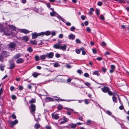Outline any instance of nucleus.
I'll return each mask as SVG.
<instances>
[{
    "label": "nucleus",
    "mask_w": 129,
    "mask_h": 129,
    "mask_svg": "<svg viewBox=\"0 0 129 129\" xmlns=\"http://www.w3.org/2000/svg\"><path fill=\"white\" fill-rule=\"evenodd\" d=\"M101 90L103 92L105 93H107L110 95H112V92L110 91L109 87L107 86H104L103 88H101Z\"/></svg>",
    "instance_id": "nucleus-1"
},
{
    "label": "nucleus",
    "mask_w": 129,
    "mask_h": 129,
    "mask_svg": "<svg viewBox=\"0 0 129 129\" xmlns=\"http://www.w3.org/2000/svg\"><path fill=\"white\" fill-rule=\"evenodd\" d=\"M29 109L30 113L33 114V116L35 117L34 114L36 111V106L34 104H30Z\"/></svg>",
    "instance_id": "nucleus-2"
},
{
    "label": "nucleus",
    "mask_w": 129,
    "mask_h": 129,
    "mask_svg": "<svg viewBox=\"0 0 129 129\" xmlns=\"http://www.w3.org/2000/svg\"><path fill=\"white\" fill-rule=\"evenodd\" d=\"M16 44L14 42H11L8 45V47L9 50L12 51L14 50L15 49Z\"/></svg>",
    "instance_id": "nucleus-3"
},
{
    "label": "nucleus",
    "mask_w": 129,
    "mask_h": 129,
    "mask_svg": "<svg viewBox=\"0 0 129 129\" xmlns=\"http://www.w3.org/2000/svg\"><path fill=\"white\" fill-rule=\"evenodd\" d=\"M12 60H10L9 61V63L10 64V67L8 68H7L9 69H13L15 67V63L13 62Z\"/></svg>",
    "instance_id": "nucleus-4"
},
{
    "label": "nucleus",
    "mask_w": 129,
    "mask_h": 129,
    "mask_svg": "<svg viewBox=\"0 0 129 129\" xmlns=\"http://www.w3.org/2000/svg\"><path fill=\"white\" fill-rule=\"evenodd\" d=\"M3 32V35H5L6 36H9L10 35V33H9V30L8 28H5Z\"/></svg>",
    "instance_id": "nucleus-5"
},
{
    "label": "nucleus",
    "mask_w": 129,
    "mask_h": 129,
    "mask_svg": "<svg viewBox=\"0 0 129 129\" xmlns=\"http://www.w3.org/2000/svg\"><path fill=\"white\" fill-rule=\"evenodd\" d=\"M9 122L10 124V126L12 127L14 125L18 123V121L16 119L14 121H9Z\"/></svg>",
    "instance_id": "nucleus-6"
},
{
    "label": "nucleus",
    "mask_w": 129,
    "mask_h": 129,
    "mask_svg": "<svg viewBox=\"0 0 129 129\" xmlns=\"http://www.w3.org/2000/svg\"><path fill=\"white\" fill-rule=\"evenodd\" d=\"M59 115L58 114H55L54 113L51 114V116L52 118L56 120H57L59 118Z\"/></svg>",
    "instance_id": "nucleus-7"
},
{
    "label": "nucleus",
    "mask_w": 129,
    "mask_h": 129,
    "mask_svg": "<svg viewBox=\"0 0 129 129\" xmlns=\"http://www.w3.org/2000/svg\"><path fill=\"white\" fill-rule=\"evenodd\" d=\"M41 36V33L38 34L36 33H34L32 34V39H35L38 36Z\"/></svg>",
    "instance_id": "nucleus-8"
},
{
    "label": "nucleus",
    "mask_w": 129,
    "mask_h": 129,
    "mask_svg": "<svg viewBox=\"0 0 129 129\" xmlns=\"http://www.w3.org/2000/svg\"><path fill=\"white\" fill-rule=\"evenodd\" d=\"M1 54L4 58H5L9 55L8 52L6 51L2 52Z\"/></svg>",
    "instance_id": "nucleus-9"
},
{
    "label": "nucleus",
    "mask_w": 129,
    "mask_h": 129,
    "mask_svg": "<svg viewBox=\"0 0 129 129\" xmlns=\"http://www.w3.org/2000/svg\"><path fill=\"white\" fill-rule=\"evenodd\" d=\"M41 36H43L44 35L46 36H48L51 34V32L49 31H47L45 32H44L41 33Z\"/></svg>",
    "instance_id": "nucleus-10"
},
{
    "label": "nucleus",
    "mask_w": 129,
    "mask_h": 129,
    "mask_svg": "<svg viewBox=\"0 0 129 129\" xmlns=\"http://www.w3.org/2000/svg\"><path fill=\"white\" fill-rule=\"evenodd\" d=\"M46 55L47 57L48 58H52L53 57L54 53L53 52H50L49 53H47Z\"/></svg>",
    "instance_id": "nucleus-11"
},
{
    "label": "nucleus",
    "mask_w": 129,
    "mask_h": 129,
    "mask_svg": "<svg viewBox=\"0 0 129 129\" xmlns=\"http://www.w3.org/2000/svg\"><path fill=\"white\" fill-rule=\"evenodd\" d=\"M67 46L66 44H64L63 45H60L59 49L63 51H66Z\"/></svg>",
    "instance_id": "nucleus-12"
},
{
    "label": "nucleus",
    "mask_w": 129,
    "mask_h": 129,
    "mask_svg": "<svg viewBox=\"0 0 129 129\" xmlns=\"http://www.w3.org/2000/svg\"><path fill=\"white\" fill-rule=\"evenodd\" d=\"M45 100L46 102H49L54 101L53 99L50 97H46L45 99Z\"/></svg>",
    "instance_id": "nucleus-13"
},
{
    "label": "nucleus",
    "mask_w": 129,
    "mask_h": 129,
    "mask_svg": "<svg viewBox=\"0 0 129 129\" xmlns=\"http://www.w3.org/2000/svg\"><path fill=\"white\" fill-rule=\"evenodd\" d=\"M53 97L56 98L55 100L57 102L63 101L65 100H63V99H60L59 97H57V96H53Z\"/></svg>",
    "instance_id": "nucleus-14"
},
{
    "label": "nucleus",
    "mask_w": 129,
    "mask_h": 129,
    "mask_svg": "<svg viewBox=\"0 0 129 129\" xmlns=\"http://www.w3.org/2000/svg\"><path fill=\"white\" fill-rule=\"evenodd\" d=\"M68 38L70 40H73L75 37V36L73 34H71L68 37Z\"/></svg>",
    "instance_id": "nucleus-15"
},
{
    "label": "nucleus",
    "mask_w": 129,
    "mask_h": 129,
    "mask_svg": "<svg viewBox=\"0 0 129 129\" xmlns=\"http://www.w3.org/2000/svg\"><path fill=\"white\" fill-rule=\"evenodd\" d=\"M20 32L21 33H24L25 34H27L29 33V31L28 30L25 29H21Z\"/></svg>",
    "instance_id": "nucleus-16"
},
{
    "label": "nucleus",
    "mask_w": 129,
    "mask_h": 129,
    "mask_svg": "<svg viewBox=\"0 0 129 129\" xmlns=\"http://www.w3.org/2000/svg\"><path fill=\"white\" fill-rule=\"evenodd\" d=\"M23 61L24 60L22 58H19L16 60V62L17 63L20 64L22 63Z\"/></svg>",
    "instance_id": "nucleus-17"
},
{
    "label": "nucleus",
    "mask_w": 129,
    "mask_h": 129,
    "mask_svg": "<svg viewBox=\"0 0 129 129\" xmlns=\"http://www.w3.org/2000/svg\"><path fill=\"white\" fill-rule=\"evenodd\" d=\"M30 43L31 44L34 45H36L37 44V42L36 40L33 41L31 40H30Z\"/></svg>",
    "instance_id": "nucleus-18"
},
{
    "label": "nucleus",
    "mask_w": 129,
    "mask_h": 129,
    "mask_svg": "<svg viewBox=\"0 0 129 129\" xmlns=\"http://www.w3.org/2000/svg\"><path fill=\"white\" fill-rule=\"evenodd\" d=\"M32 85H35V87L36 88V86L34 84L31 83L30 84L28 85L27 86V88L28 89H31L33 87L32 86Z\"/></svg>",
    "instance_id": "nucleus-19"
},
{
    "label": "nucleus",
    "mask_w": 129,
    "mask_h": 129,
    "mask_svg": "<svg viewBox=\"0 0 129 129\" xmlns=\"http://www.w3.org/2000/svg\"><path fill=\"white\" fill-rule=\"evenodd\" d=\"M40 74L38 73L34 72L32 74V76H33L34 78H37L38 76L40 75Z\"/></svg>",
    "instance_id": "nucleus-20"
},
{
    "label": "nucleus",
    "mask_w": 129,
    "mask_h": 129,
    "mask_svg": "<svg viewBox=\"0 0 129 129\" xmlns=\"http://www.w3.org/2000/svg\"><path fill=\"white\" fill-rule=\"evenodd\" d=\"M70 125L72 128L75 129L77 126V124L72 123L70 124Z\"/></svg>",
    "instance_id": "nucleus-21"
},
{
    "label": "nucleus",
    "mask_w": 129,
    "mask_h": 129,
    "mask_svg": "<svg viewBox=\"0 0 129 129\" xmlns=\"http://www.w3.org/2000/svg\"><path fill=\"white\" fill-rule=\"evenodd\" d=\"M22 39L23 40L25 41V42H27L29 40V38L27 36H24L22 37Z\"/></svg>",
    "instance_id": "nucleus-22"
},
{
    "label": "nucleus",
    "mask_w": 129,
    "mask_h": 129,
    "mask_svg": "<svg viewBox=\"0 0 129 129\" xmlns=\"http://www.w3.org/2000/svg\"><path fill=\"white\" fill-rule=\"evenodd\" d=\"M112 95H113L112 97L113 102H114L117 103V100L116 97L114 96V94L112 93Z\"/></svg>",
    "instance_id": "nucleus-23"
},
{
    "label": "nucleus",
    "mask_w": 129,
    "mask_h": 129,
    "mask_svg": "<svg viewBox=\"0 0 129 129\" xmlns=\"http://www.w3.org/2000/svg\"><path fill=\"white\" fill-rule=\"evenodd\" d=\"M47 57V55H46L43 54L40 57V60H44Z\"/></svg>",
    "instance_id": "nucleus-24"
},
{
    "label": "nucleus",
    "mask_w": 129,
    "mask_h": 129,
    "mask_svg": "<svg viewBox=\"0 0 129 129\" xmlns=\"http://www.w3.org/2000/svg\"><path fill=\"white\" fill-rule=\"evenodd\" d=\"M50 15L51 16H56L57 15V13L55 11L50 12Z\"/></svg>",
    "instance_id": "nucleus-25"
},
{
    "label": "nucleus",
    "mask_w": 129,
    "mask_h": 129,
    "mask_svg": "<svg viewBox=\"0 0 129 129\" xmlns=\"http://www.w3.org/2000/svg\"><path fill=\"white\" fill-rule=\"evenodd\" d=\"M9 27L10 28L14 30H16V27L13 25H9Z\"/></svg>",
    "instance_id": "nucleus-26"
},
{
    "label": "nucleus",
    "mask_w": 129,
    "mask_h": 129,
    "mask_svg": "<svg viewBox=\"0 0 129 129\" xmlns=\"http://www.w3.org/2000/svg\"><path fill=\"white\" fill-rule=\"evenodd\" d=\"M99 71H95L93 72V74L94 75H96L98 76H99L100 75L98 72Z\"/></svg>",
    "instance_id": "nucleus-27"
},
{
    "label": "nucleus",
    "mask_w": 129,
    "mask_h": 129,
    "mask_svg": "<svg viewBox=\"0 0 129 129\" xmlns=\"http://www.w3.org/2000/svg\"><path fill=\"white\" fill-rule=\"evenodd\" d=\"M5 29L4 26L3 25L0 26V32L1 33L3 32Z\"/></svg>",
    "instance_id": "nucleus-28"
},
{
    "label": "nucleus",
    "mask_w": 129,
    "mask_h": 129,
    "mask_svg": "<svg viewBox=\"0 0 129 129\" xmlns=\"http://www.w3.org/2000/svg\"><path fill=\"white\" fill-rule=\"evenodd\" d=\"M60 45L58 44H55L54 45L53 47L56 49H59Z\"/></svg>",
    "instance_id": "nucleus-29"
},
{
    "label": "nucleus",
    "mask_w": 129,
    "mask_h": 129,
    "mask_svg": "<svg viewBox=\"0 0 129 129\" xmlns=\"http://www.w3.org/2000/svg\"><path fill=\"white\" fill-rule=\"evenodd\" d=\"M21 56V54L18 53L16 54L14 56V58L15 59H17L20 57Z\"/></svg>",
    "instance_id": "nucleus-30"
},
{
    "label": "nucleus",
    "mask_w": 129,
    "mask_h": 129,
    "mask_svg": "<svg viewBox=\"0 0 129 129\" xmlns=\"http://www.w3.org/2000/svg\"><path fill=\"white\" fill-rule=\"evenodd\" d=\"M40 125L39 123L36 124L34 126V128L36 129H38L39 128Z\"/></svg>",
    "instance_id": "nucleus-31"
},
{
    "label": "nucleus",
    "mask_w": 129,
    "mask_h": 129,
    "mask_svg": "<svg viewBox=\"0 0 129 129\" xmlns=\"http://www.w3.org/2000/svg\"><path fill=\"white\" fill-rule=\"evenodd\" d=\"M29 103H30V104H33V103L36 102V99H33L29 101Z\"/></svg>",
    "instance_id": "nucleus-32"
},
{
    "label": "nucleus",
    "mask_w": 129,
    "mask_h": 129,
    "mask_svg": "<svg viewBox=\"0 0 129 129\" xmlns=\"http://www.w3.org/2000/svg\"><path fill=\"white\" fill-rule=\"evenodd\" d=\"M53 66L55 68H57L60 66V65L57 62L54 63Z\"/></svg>",
    "instance_id": "nucleus-33"
},
{
    "label": "nucleus",
    "mask_w": 129,
    "mask_h": 129,
    "mask_svg": "<svg viewBox=\"0 0 129 129\" xmlns=\"http://www.w3.org/2000/svg\"><path fill=\"white\" fill-rule=\"evenodd\" d=\"M34 58L35 60L36 61H38L40 59V57H39L38 55H35L34 57Z\"/></svg>",
    "instance_id": "nucleus-34"
},
{
    "label": "nucleus",
    "mask_w": 129,
    "mask_h": 129,
    "mask_svg": "<svg viewBox=\"0 0 129 129\" xmlns=\"http://www.w3.org/2000/svg\"><path fill=\"white\" fill-rule=\"evenodd\" d=\"M63 109V107L61 105H58L57 106V109L59 110H61Z\"/></svg>",
    "instance_id": "nucleus-35"
},
{
    "label": "nucleus",
    "mask_w": 129,
    "mask_h": 129,
    "mask_svg": "<svg viewBox=\"0 0 129 129\" xmlns=\"http://www.w3.org/2000/svg\"><path fill=\"white\" fill-rule=\"evenodd\" d=\"M95 12L97 16H99V15L100 13L99 10L98 9H96Z\"/></svg>",
    "instance_id": "nucleus-36"
},
{
    "label": "nucleus",
    "mask_w": 129,
    "mask_h": 129,
    "mask_svg": "<svg viewBox=\"0 0 129 129\" xmlns=\"http://www.w3.org/2000/svg\"><path fill=\"white\" fill-rule=\"evenodd\" d=\"M27 50L30 53L32 52L33 51V49L30 47H29L28 48Z\"/></svg>",
    "instance_id": "nucleus-37"
},
{
    "label": "nucleus",
    "mask_w": 129,
    "mask_h": 129,
    "mask_svg": "<svg viewBox=\"0 0 129 129\" xmlns=\"http://www.w3.org/2000/svg\"><path fill=\"white\" fill-rule=\"evenodd\" d=\"M81 50L79 49H77L75 50L76 53L77 54H79L80 53Z\"/></svg>",
    "instance_id": "nucleus-38"
},
{
    "label": "nucleus",
    "mask_w": 129,
    "mask_h": 129,
    "mask_svg": "<svg viewBox=\"0 0 129 129\" xmlns=\"http://www.w3.org/2000/svg\"><path fill=\"white\" fill-rule=\"evenodd\" d=\"M75 28L74 26H72L70 28V30L73 31H74L75 29Z\"/></svg>",
    "instance_id": "nucleus-39"
},
{
    "label": "nucleus",
    "mask_w": 129,
    "mask_h": 129,
    "mask_svg": "<svg viewBox=\"0 0 129 129\" xmlns=\"http://www.w3.org/2000/svg\"><path fill=\"white\" fill-rule=\"evenodd\" d=\"M102 4L103 3L99 1L98 2L97 5L99 6H101L102 5Z\"/></svg>",
    "instance_id": "nucleus-40"
},
{
    "label": "nucleus",
    "mask_w": 129,
    "mask_h": 129,
    "mask_svg": "<svg viewBox=\"0 0 129 129\" xmlns=\"http://www.w3.org/2000/svg\"><path fill=\"white\" fill-rule=\"evenodd\" d=\"M115 1L118 2L119 3H123L125 2L124 0H114Z\"/></svg>",
    "instance_id": "nucleus-41"
},
{
    "label": "nucleus",
    "mask_w": 129,
    "mask_h": 129,
    "mask_svg": "<svg viewBox=\"0 0 129 129\" xmlns=\"http://www.w3.org/2000/svg\"><path fill=\"white\" fill-rule=\"evenodd\" d=\"M106 113L108 115L111 116L112 114L111 112L108 110H107L106 112Z\"/></svg>",
    "instance_id": "nucleus-42"
},
{
    "label": "nucleus",
    "mask_w": 129,
    "mask_h": 129,
    "mask_svg": "<svg viewBox=\"0 0 129 129\" xmlns=\"http://www.w3.org/2000/svg\"><path fill=\"white\" fill-rule=\"evenodd\" d=\"M77 72L80 75H81L82 73H83V72L82 71L80 70H77Z\"/></svg>",
    "instance_id": "nucleus-43"
},
{
    "label": "nucleus",
    "mask_w": 129,
    "mask_h": 129,
    "mask_svg": "<svg viewBox=\"0 0 129 129\" xmlns=\"http://www.w3.org/2000/svg\"><path fill=\"white\" fill-rule=\"evenodd\" d=\"M12 99L13 100H15L16 99V97L14 95H13L11 96Z\"/></svg>",
    "instance_id": "nucleus-44"
},
{
    "label": "nucleus",
    "mask_w": 129,
    "mask_h": 129,
    "mask_svg": "<svg viewBox=\"0 0 129 129\" xmlns=\"http://www.w3.org/2000/svg\"><path fill=\"white\" fill-rule=\"evenodd\" d=\"M102 71L104 72V73H105L106 72V71L107 69L104 67H102Z\"/></svg>",
    "instance_id": "nucleus-45"
},
{
    "label": "nucleus",
    "mask_w": 129,
    "mask_h": 129,
    "mask_svg": "<svg viewBox=\"0 0 129 129\" xmlns=\"http://www.w3.org/2000/svg\"><path fill=\"white\" fill-rule=\"evenodd\" d=\"M84 76L86 77H88L89 76V75L88 73H84Z\"/></svg>",
    "instance_id": "nucleus-46"
},
{
    "label": "nucleus",
    "mask_w": 129,
    "mask_h": 129,
    "mask_svg": "<svg viewBox=\"0 0 129 129\" xmlns=\"http://www.w3.org/2000/svg\"><path fill=\"white\" fill-rule=\"evenodd\" d=\"M86 30L87 32L90 33L91 31V30L89 27H87L86 28Z\"/></svg>",
    "instance_id": "nucleus-47"
},
{
    "label": "nucleus",
    "mask_w": 129,
    "mask_h": 129,
    "mask_svg": "<svg viewBox=\"0 0 129 129\" xmlns=\"http://www.w3.org/2000/svg\"><path fill=\"white\" fill-rule=\"evenodd\" d=\"M121 105L119 107V109L121 110H122L124 109L123 106V104L122 105Z\"/></svg>",
    "instance_id": "nucleus-48"
},
{
    "label": "nucleus",
    "mask_w": 129,
    "mask_h": 129,
    "mask_svg": "<svg viewBox=\"0 0 129 129\" xmlns=\"http://www.w3.org/2000/svg\"><path fill=\"white\" fill-rule=\"evenodd\" d=\"M111 69H112V70H115V66L113 65H112L111 66Z\"/></svg>",
    "instance_id": "nucleus-49"
},
{
    "label": "nucleus",
    "mask_w": 129,
    "mask_h": 129,
    "mask_svg": "<svg viewBox=\"0 0 129 129\" xmlns=\"http://www.w3.org/2000/svg\"><path fill=\"white\" fill-rule=\"evenodd\" d=\"M14 119L16 118V116L14 113H13L11 116Z\"/></svg>",
    "instance_id": "nucleus-50"
},
{
    "label": "nucleus",
    "mask_w": 129,
    "mask_h": 129,
    "mask_svg": "<svg viewBox=\"0 0 129 129\" xmlns=\"http://www.w3.org/2000/svg\"><path fill=\"white\" fill-rule=\"evenodd\" d=\"M19 88L20 91H21L23 89V88L22 86L19 85Z\"/></svg>",
    "instance_id": "nucleus-51"
},
{
    "label": "nucleus",
    "mask_w": 129,
    "mask_h": 129,
    "mask_svg": "<svg viewBox=\"0 0 129 129\" xmlns=\"http://www.w3.org/2000/svg\"><path fill=\"white\" fill-rule=\"evenodd\" d=\"M84 101L85 103L86 104H89V102L88 101V100L87 99H85L84 100Z\"/></svg>",
    "instance_id": "nucleus-52"
},
{
    "label": "nucleus",
    "mask_w": 129,
    "mask_h": 129,
    "mask_svg": "<svg viewBox=\"0 0 129 129\" xmlns=\"http://www.w3.org/2000/svg\"><path fill=\"white\" fill-rule=\"evenodd\" d=\"M55 56L56 58H59L60 57V55L58 53H56L55 55Z\"/></svg>",
    "instance_id": "nucleus-53"
},
{
    "label": "nucleus",
    "mask_w": 129,
    "mask_h": 129,
    "mask_svg": "<svg viewBox=\"0 0 129 129\" xmlns=\"http://www.w3.org/2000/svg\"><path fill=\"white\" fill-rule=\"evenodd\" d=\"M66 25L68 26H70L71 25V23L69 22H67L66 23Z\"/></svg>",
    "instance_id": "nucleus-54"
},
{
    "label": "nucleus",
    "mask_w": 129,
    "mask_h": 129,
    "mask_svg": "<svg viewBox=\"0 0 129 129\" xmlns=\"http://www.w3.org/2000/svg\"><path fill=\"white\" fill-rule=\"evenodd\" d=\"M76 43L79 44L81 43L80 41L78 39H77L76 40Z\"/></svg>",
    "instance_id": "nucleus-55"
},
{
    "label": "nucleus",
    "mask_w": 129,
    "mask_h": 129,
    "mask_svg": "<svg viewBox=\"0 0 129 129\" xmlns=\"http://www.w3.org/2000/svg\"><path fill=\"white\" fill-rule=\"evenodd\" d=\"M5 67V66H3L1 67H0V69L1 71H3L4 70V67Z\"/></svg>",
    "instance_id": "nucleus-56"
},
{
    "label": "nucleus",
    "mask_w": 129,
    "mask_h": 129,
    "mask_svg": "<svg viewBox=\"0 0 129 129\" xmlns=\"http://www.w3.org/2000/svg\"><path fill=\"white\" fill-rule=\"evenodd\" d=\"M56 17H57L59 19H60L61 20V19L62 18V17H61L60 16V15H58L57 14V15L56 16Z\"/></svg>",
    "instance_id": "nucleus-57"
},
{
    "label": "nucleus",
    "mask_w": 129,
    "mask_h": 129,
    "mask_svg": "<svg viewBox=\"0 0 129 129\" xmlns=\"http://www.w3.org/2000/svg\"><path fill=\"white\" fill-rule=\"evenodd\" d=\"M10 89L11 91H13L14 90L15 88L14 86H12L10 87Z\"/></svg>",
    "instance_id": "nucleus-58"
},
{
    "label": "nucleus",
    "mask_w": 129,
    "mask_h": 129,
    "mask_svg": "<svg viewBox=\"0 0 129 129\" xmlns=\"http://www.w3.org/2000/svg\"><path fill=\"white\" fill-rule=\"evenodd\" d=\"M34 11L36 12H38L39 11V9L36 7L34 8Z\"/></svg>",
    "instance_id": "nucleus-59"
},
{
    "label": "nucleus",
    "mask_w": 129,
    "mask_h": 129,
    "mask_svg": "<svg viewBox=\"0 0 129 129\" xmlns=\"http://www.w3.org/2000/svg\"><path fill=\"white\" fill-rule=\"evenodd\" d=\"M100 18L102 20H105V18L103 15L101 14L100 16Z\"/></svg>",
    "instance_id": "nucleus-60"
},
{
    "label": "nucleus",
    "mask_w": 129,
    "mask_h": 129,
    "mask_svg": "<svg viewBox=\"0 0 129 129\" xmlns=\"http://www.w3.org/2000/svg\"><path fill=\"white\" fill-rule=\"evenodd\" d=\"M92 50V52L94 54H95L96 53V51L95 49H93Z\"/></svg>",
    "instance_id": "nucleus-61"
},
{
    "label": "nucleus",
    "mask_w": 129,
    "mask_h": 129,
    "mask_svg": "<svg viewBox=\"0 0 129 129\" xmlns=\"http://www.w3.org/2000/svg\"><path fill=\"white\" fill-rule=\"evenodd\" d=\"M96 59L99 61H101L102 59V58L101 57H99L96 58Z\"/></svg>",
    "instance_id": "nucleus-62"
},
{
    "label": "nucleus",
    "mask_w": 129,
    "mask_h": 129,
    "mask_svg": "<svg viewBox=\"0 0 129 129\" xmlns=\"http://www.w3.org/2000/svg\"><path fill=\"white\" fill-rule=\"evenodd\" d=\"M63 119L64 120V121H65V122H67L68 121L67 119L65 116H63Z\"/></svg>",
    "instance_id": "nucleus-63"
},
{
    "label": "nucleus",
    "mask_w": 129,
    "mask_h": 129,
    "mask_svg": "<svg viewBox=\"0 0 129 129\" xmlns=\"http://www.w3.org/2000/svg\"><path fill=\"white\" fill-rule=\"evenodd\" d=\"M63 37V35L62 34H60L59 35L58 37L60 38H62Z\"/></svg>",
    "instance_id": "nucleus-64"
}]
</instances>
